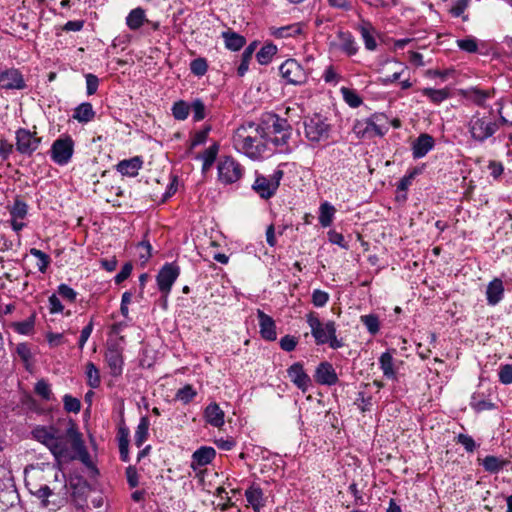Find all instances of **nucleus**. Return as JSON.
Here are the masks:
<instances>
[{"instance_id":"f704fd0d","label":"nucleus","mask_w":512,"mask_h":512,"mask_svg":"<svg viewBox=\"0 0 512 512\" xmlns=\"http://www.w3.org/2000/svg\"><path fill=\"white\" fill-rule=\"evenodd\" d=\"M247 502L253 507L254 510L258 511L264 506L263 492L258 486H251L245 492Z\"/></svg>"},{"instance_id":"a19ab883","label":"nucleus","mask_w":512,"mask_h":512,"mask_svg":"<svg viewBox=\"0 0 512 512\" xmlns=\"http://www.w3.org/2000/svg\"><path fill=\"white\" fill-rule=\"evenodd\" d=\"M172 115L176 120L184 121L187 119L189 113H190V104H188L184 100L176 101L172 108Z\"/></svg>"},{"instance_id":"39448f33","label":"nucleus","mask_w":512,"mask_h":512,"mask_svg":"<svg viewBox=\"0 0 512 512\" xmlns=\"http://www.w3.org/2000/svg\"><path fill=\"white\" fill-rule=\"evenodd\" d=\"M467 129L474 141L483 143L500 129V122L490 113L476 112L468 121Z\"/></svg>"},{"instance_id":"1a4fd4ad","label":"nucleus","mask_w":512,"mask_h":512,"mask_svg":"<svg viewBox=\"0 0 512 512\" xmlns=\"http://www.w3.org/2000/svg\"><path fill=\"white\" fill-rule=\"evenodd\" d=\"M74 153V141L70 136L56 139L50 150V156L54 163L59 166L67 165Z\"/></svg>"},{"instance_id":"7c9ffc66","label":"nucleus","mask_w":512,"mask_h":512,"mask_svg":"<svg viewBox=\"0 0 512 512\" xmlns=\"http://www.w3.org/2000/svg\"><path fill=\"white\" fill-rule=\"evenodd\" d=\"M222 38L226 48L231 51L240 50L246 43V39L242 35L233 31L222 32Z\"/></svg>"},{"instance_id":"c9c22d12","label":"nucleus","mask_w":512,"mask_h":512,"mask_svg":"<svg viewBox=\"0 0 512 512\" xmlns=\"http://www.w3.org/2000/svg\"><path fill=\"white\" fill-rule=\"evenodd\" d=\"M256 48H257V42L254 41V42L250 43L243 51V53L241 55V63L237 68V74L239 76H241V77L244 76L245 73L248 71L249 63L253 57V54H254Z\"/></svg>"},{"instance_id":"423d86ee","label":"nucleus","mask_w":512,"mask_h":512,"mask_svg":"<svg viewBox=\"0 0 512 512\" xmlns=\"http://www.w3.org/2000/svg\"><path fill=\"white\" fill-rule=\"evenodd\" d=\"M304 132L306 138L312 143L325 142L330 137L331 125L327 118L314 114L304 120Z\"/></svg>"},{"instance_id":"e2e57ef3","label":"nucleus","mask_w":512,"mask_h":512,"mask_svg":"<svg viewBox=\"0 0 512 512\" xmlns=\"http://www.w3.org/2000/svg\"><path fill=\"white\" fill-rule=\"evenodd\" d=\"M456 442L461 444L467 452L471 453L476 449V443L470 435L461 433L457 436Z\"/></svg>"},{"instance_id":"ddd939ff","label":"nucleus","mask_w":512,"mask_h":512,"mask_svg":"<svg viewBox=\"0 0 512 512\" xmlns=\"http://www.w3.org/2000/svg\"><path fill=\"white\" fill-rule=\"evenodd\" d=\"M281 76L287 83L300 85L306 82L307 75L303 67L295 60L288 59L279 67Z\"/></svg>"},{"instance_id":"8fccbe9b","label":"nucleus","mask_w":512,"mask_h":512,"mask_svg":"<svg viewBox=\"0 0 512 512\" xmlns=\"http://www.w3.org/2000/svg\"><path fill=\"white\" fill-rule=\"evenodd\" d=\"M34 324V316H31L24 321L12 323V327L17 333L21 335H28L33 331Z\"/></svg>"},{"instance_id":"2eb2a0df","label":"nucleus","mask_w":512,"mask_h":512,"mask_svg":"<svg viewBox=\"0 0 512 512\" xmlns=\"http://www.w3.org/2000/svg\"><path fill=\"white\" fill-rule=\"evenodd\" d=\"M287 374L293 384L302 392H306L310 386L311 379L304 371L303 365L300 362L292 364L287 369Z\"/></svg>"},{"instance_id":"f257e3e1","label":"nucleus","mask_w":512,"mask_h":512,"mask_svg":"<svg viewBox=\"0 0 512 512\" xmlns=\"http://www.w3.org/2000/svg\"><path fill=\"white\" fill-rule=\"evenodd\" d=\"M31 436L47 447L55 458L67 456L70 449L77 453L85 451L82 434L72 420L68 422L65 430L56 425H37L31 430Z\"/></svg>"},{"instance_id":"b1692460","label":"nucleus","mask_w":512,"mask_h":512,"mask_svg":"<svg viewBox=\"0 0 512 512\" xmlns=\"http://www.w3.org/2000/svg\"><path fill=\"white\" fill-rule=\"evenodd\" d=\"M504 297L503 281L499 278H494L490 281L486 288V299L490 306L497 305Z\"/></svg>"},{"instance_id":"0eeeda50","label":"nucleus","mask_w":512,"mask_h":512,"mask_svg":"<svg viewBox=\"0 0 512 512\" xmlns=\"http://www.w3.org/2000/svg\"><path fill=\"white\" fill-rule=\"evenodd\" d=\"M283 175L284 172L281 169L274 170L269 176L256 172L252 189L260 198L270 199L276 194Z\"/></svg>"},{"instance_id":"a18cd8bd","label":"nucleus","mask_w":512,"mask_h":512,"mask_svg":"<svg viewBox=\"0 0 512 512\" xmlns=\"http://www.w3.org/2000/svg\"><path fill=\"white\" fill-rule=\"evenodd\" d=\"M341 93L344 101L352 108H357L362 104V99L358 93L350 88L342 87Z\"/></svg>"},{"instance_id":"4468645a","label":"nucleus","mask_w":512,"mask_h":512,"mask_svg":"<svg viewBox=\"0 0 512 512\" xmlns=\"http://www.w3.org/2000/svg\"><path fill=\"white\" fill-rule=\"evenodd\" d=\"M26 87L22 73L15 68L0 71V89L22 90Z\"/></svg>"},{"instance_id":"bf43d9fd","label":"nucleus","mask_w":512,"mask_h":512,"mask_svg":"<svg viewBox=\"0 0 512 512\" xmlns=\"http://www.w3.org/2000/svg\"><path fill=\"white\" fill-rule=\"evenodd\" d=\"M57 293L71 303L75 302L77 297V292L67 284H60L57 288Z\"/></svg>"},{"instance_id":"680f3d73","label":"nucleus","mask_w":512,"mask_h":512,"mask_svg":"<svg viewBox=\"0 0 512 512\" xmlns=\"http://www.w3.org/2000/svg\"><path fill=\"white\" fill-rule=\"evenodd\" d=\"M34 495L41 499V502H42V507H48L49 505V500L48 498L53 495V492L52 490L50 489L49 486L47 485H42L40 486L35 492H34Z\"/></svg>"},{"instance_id":"9d476101","label":"nucleus","mask_w":512,"mask_h":512,"mask_svg":"<svg viewBox=\"0 0 512 512\" xmlns=\"http://www.w3.org/2000/svg\"><path fill=\"white\" fill-rule=\"evenodd\" d=\"M218 178L224 184H233L244 174L243 166L234 158L227 156L218 163Z\"/></svg>"},{"instance_id":"7ed1b4c3","label":"nucleus","mask_w":512,"mask_h":512,"mask_svg":"<svg viewBox=\"0 0 512 512\" xmlns=\"http://www.w3.org/2000/svg\"><path fill=\"white\" fill-rule=\"evenodd\" d=\"M259 125L263 130L266 144L272 143L276 147L287 145L292 134V127L287 119L275 113H266L262 116Z\"/></svg>"},{"instance_id":"864d4df0","label":"nucleus","mask_w":512,"mask_h":512,"mask_svg":"<svg viewBox=\"0 0 512 512\" xmlns=\"http://www.w3.org/2000/svg\"><path fill=\"white\" fill-rule=\"evenodd\" d=\"M457 46L468 53H475L478 50V43L474 37H467L464 39H458L456 41Z\"/></svg>"},{"instance_id":"09e8293b","label":"nucleus","mask_w":512,"mask_h":512,"mask_svg":"<svg viewBox=\"0 0 512 512\" xmlns=\"http://www.w3.org/2000/svg\"><path fill=\"white\" fill-rule=\"evenodd\" d=\"M190 111L193 113V120L195 122L201 121L206 117V106L199 98H196L191 102Z\"/></svg>"},{"instance_id":"4d7b16f0","label":"nucleus","mask_w":512,"mask_h":512,"mask_svg":"<svg viewBox=\"0 0 512 512\" xmlns=\"http://www.w3.org/2000/svg\"><path fill=\"white\" fill-rule=\"evenodd\" d=\"M330 299L329 294L326 291L315 289L312 292V303L315 307L320 308L324 307Z\"/></svg>"},{"instance_id":"cd10ccee","label":"nucleus","mask_w":512,"mask_h":512,"mask_svg":"<svg viewBox=\"0 0 512 512\" xmlns=\"http://www.w3.org/2000/svg\"><path fill=\"white\" fill-rule=\"evenodd\" d=\"M215 455L216 451L214 448L202 446L193 453V464L195 463L198 466H206L213 461Z\"/></svg>"},{"instance_id":"5fc2aeb1","label":"nucleus","mask_w":512,"mask_h":512,"mask_svg":"<svg viewBox=\"0 0 512 512\" xmlns=\"http://www.w3.org/2000/svg\"><path fill=\"white\" fill-rule=\"evenodd\" d=\"M64 409L67 412L78 413L81 409V402L78 398H75L69 394L63 397Z\"/></svg>"},{"instance_id":"2f4dec72","label":"nucleus","mask_w":512,"mask_h":512,"mask_svg":"<svg viewBox=\"0 0 512 512\" xmlns=\"http://www.w3.org/2000/svg\"><path fill=\"white\" fill-rule=\"evenodd\" d=\"M219 152V144L213 143L202 154L196 158L202 160V172L208 171L216 160Z\"/></svg>"},{"instance_id":"4be33fe9","label":"nucleus","mask_w":512,"mask_h":512,"mask_svg":"<svg viewBox=\"0 0 512 512\" xmlns=\"http://www.w3.org/2000/svg\"><path fill=\"white\" fill-rule=\"evenodd\" d=\"M204 419L211 426L220 428L225 423V413L217 403L213 402L205 408Z\"/></svg>"},{"instance_id":"052dcab7","label":"nucleus","mask_w":512,"mask_h":512,"mask_svg":"<svg viewBox=\"0 0 512 512\" xmlns=\"http://www.w3.org/2000/svg\"><path fill=\"white\" fill-rule=\"evenodd\" d=\"M499 381L504 385H509L512 383V365L505 364L499 367L498 371Z\"/></svg>"},{"instance_id":"aec40b11","label":"nucleus","mask_w":512,"mask_h":512,"mask_svg":"<svg viewBox=\"0 0 512 512\" xmlns=\"http://www.w3.org/2000/svg\"><path fill=\"white\" fill-rule=\"evenodd\" d=\"M435 145L434 138L429 134H421L412 144V155L415 159L424 157Z\"/></svg>"},{"instance_id":"dca6fc26","label":"nucleus","mask_w":512,"mask_h":512,"mask_svg":"<svg viewBox=\"0 0 512 512\" xmlns=\"http://www.w3.org/2000/svg\"><path fill=\"white\" fill-rule=\"evenodd\" d=\"M104 358L113 377L122 375L124 360L122 351L119 348L115 346L109 347L105 352Z\"/></svg>"},{"instance_id":"c85d7f7f","label":"nucleus","mask_w":512,"mask_h":512,"mask_svg":"<svg viewBox=\"0 0 512 512\" xmlns=\"http://www.w3.org/2000/svg\"><path fill=\"white\" fill-rule=\"evenodd\" d=\"M464 96L478 106H485L488 99L492 98L493 92L479 88H470L465 91Z\"/></svg>"},{"instance_id":"6ab92c4d","label":"nucleus","mask_w":512,"mask_h":512,"mask_svg":"<svg viewBox=\"0 0 512 512\" xmlns=\"http://www.w3.org/2000/svg\"><path fill=\"white\" fill-rule=\"evenodd\" d=\"M356 29L364 41L365 48L369 51H374L377 48V42L374 38L376 31L372 23L366 19L361 18L356 26Z\"/></svg>"},{"instance_id":"37998d69","label":"nucleus","mask_w":512,"mask_h":512,"mask_svg":"<svg viewBox=\"0 0 512 512\" xmlns=\"http://www.w3.org/2000/svg\"><path fill=\"white\" fill-rule=\"evenodd\" d=\"M30 254L32 256H34L35 258H37V267H38V270L41 272V273H45L48 266L50 265V262H51V259H50V256L46 253H44L43 251L39 250V249H36V248H31L30 249Z\"/></svg>"},{"instance_id":"c756f323","label":"nucleus","mask_w":512,"mask_h":512,"mask_svg":"<svg viewBox=\"0 0 512 512\" xmlns=\"http://www.w3.org/2000/svg\"><path fill=\"white\" fill-rule=\"evenodd\" d=\"M379 366L383 375L388 379L396 377V370L394 368V358L391 351H386L379 357Z\"/></svg>"},{"instance_id":"69168bd1","label":"nucleus","mask_w":512,"mask_h":512,"mask_svg":"<svg viewBox=\"0 0 512 512\" xmlns=\"http://www.w3.org/2000/svg\"><path fill=\"white\" fill-rule=\"evenodd\" d=\"M279 344L282 350L291 352L296 348L298 339L295 336L285 335L280 339Z\"/></svg>"},{"instance_id":"3c124183","label":"nucleus","mask_w":512,"mask_h":512,"mask_svg":"<svg viewBox=\"0 0 512 512\" xmlns=\"http://www.w3.org/2000/svg\"><path fill=\"white\" fill-rule=\"evenodd\" d=\"M16 353L26 367L31 365L32 352L27 343H19L16 346Z\"/></svg>"},{"instance_id":"774afa93","label":"nucleus","mask_w":512,"mask_h":512,"mask_svg":"<svg viewBox=\"0 0 512 512\" xmlns=\"http://www.w3.org/2000/svg\"><path fill=\"white\" fill-rule=\"evenodd\" d=\"M138 248L141 250L139 258L142 263H146L152 256V246L148 241H142L139 243Z\"/></svg>"},{"instance_id":"f03ea898","label":"nucleus","mask_w":512,"mask_h":512,"mask_svg":"<svg viewBox=\"0 0 512 512\" xmlns=\"http://www.w3.org/2000/svg\"><path fill=\"white\" fill-rule=\"evenodd\" d=\"M233 147L252 160H259L266 152V141L259 123L246 122L240 125L233 134Z\"/></svg>"},{"instance_id":"13d9d810","label":"nucleus","mask_w":512,"mask_h":512,"mask_svg":"<svg viewBox=\"0 0 512 512\" xmlns=\"http://www.w3.org/2000/svg\"><path fill=\"white\" fill-rule=\"evenodd\" d=\"M418 169L414 168L410 172H408L404 177L400 179V181L397 184V190L398 191H407L408 188L411 186L414 178L418 174Z\"/></svg>"},{"instance_id":"bb28decb","label":"nucleus","mask_w":512,"mask_h":512,"mask_svg":"<svg viewBox=\"0 0 512 512\" xmlns=\"http://www.w3.org/2000/svg\"><path fill=\"white\" fill-rule=\"evenodd\" d=\"M95 115L96 113L92 104L89 102H83L74 108L72 117L79 123L85 124L92 121Z\"/></svg>"},{"instance_id":"f3484780","label":"nucleus","mask_w":512,"mask_h":512,"mask_svg":"<svg viewBox=\"0 0 512 512\" xmlns=\"http://www.w3.org/2000/svg\"><path fill=\"white\" fill-rule=\"evenodd\" d=\"M315 380L321 385L332 386L338 382L337 373L329 362L320 363L315 371Z\"/></svg>"},{"instance_id":"473e14b6","label":"nucleus","mask_w":512,"mask_h":512,"mask_svg":"<svg viewBox=\"0 0 512 512\" xmlns=\"http://www.w3.org/2000/svg\"><path fill=\"white\" fill-rule=\"evenodd\" d=\"M335 213L336 209L331 203L327 201L323 202L319 207L318 220L320 225L324 228L331 226Z\"/></svg>"},{"instance_id":"6e6d98bb","label":"nucleus","mask_w":512,"mask_h":512,"mask_svg":"<svg viewBox=\"0 0 512 512\" xmlns=\"http://www.w3.org/2000/svg\"><path fill=\"white\" fill-rule=\"evenodd\" d=\"M191 72L196 76H203L208 70L207 61L204 58L194 59L190 64Z\"/></svg>"},{"instance_id":"79ce46f5","label":"nucleus","mask_w":512,"mask_h":512,"mask_svg":"<svg viewBox=\"0 0 512 512\" xmlns=\"http://www.w3.org/2000/svg\"><path fill=\"white\" fill-rule=\"evenodd\" d=\"M360 321L371 335H376L380 330L379 317L375 314L362 315Z\"/></svg>"},{"instance_id":"9b49d317","label":"nucleus","mask_w":512,"mask_h":512,"mask_svg":"<svg viewBox=\"0 0 512 512\" xmlns=\"http://www.w3.org/2000/svg\"><path fill=\"white\" fill-rule=\"evenodd\" d=\"M16 150L23 155H32L40 146L41 138L36 132L26 128H19L15 133Z\"/></svg>"},{"instance_id":"5701e85b","label":"nucleus","mask_w":512,"mask_h":512,"mask_svg":"<svg viewBox=\"0 0 512 512\" xmlns=\"http://www.w3.org/2000/svg\"><path fill=\"white\" fill-rule=\"evenodd\" d=\"M143 160L139 156L120 161L116 170L123 176L135 177L138 175L139 170L142 168Z\"/></svg>"},{"instance_id":"393cba45","label":"nucleus","mask_w":512,"mask_h":512,"mask_svg":"<svg viewBox=\"0 0 512 512\" xmlns=\"http://www.w3.org/2000/svg\"><path fill=\"white\" fill-rule=\"evenodd\" d=\"M339 39V49L347 56H354L359 50V46L354 36L348 31H339L337 34Z\"/></svg>"},{"instance_id":"c03bdc74","label":"nucleus","mask_w":512,"mask_h":512,"mask_svg":"<svg viewBox=\"0 0 512 512\" xmlns=\"http://www.w3.org/2000/svg\"><path fill=\"white\" fill-rule=\"evenodd\" d=\"M196 395L197 392L192 385L187 384L176 392L175 398L183 404H188L196 397Z\"/></svg>"},{"instance_id":"a211bd4d","label":"nucleus","mask_w":512,"mask_h":512,"mask_svg":"<svg viewBox=\"0 0 512 512\" xmlns=\"http://www.w3.org/2000/svg\"><path fill=\"white\" fill-rule=\"evenodd\" d=\"M257 318L261 337L267 341H274L277 338L276 325L273 318L262 310H257Z\"/></svg>"},{"instance_id":"a878e982","label":"nucleus","mask_w":512,"mask_h":512,"mask_svg":"<svg viewBox=\"0 0 512 512\" xmlns=\"http://www.w3.org/2000/svg\"><path fill=\"white\" fill-rule=\"evenodd\" d=\"M304 24L301 22L293 23L290 25L282 26V27H272L270 29L271 35L275 38H287L294 37L303 32Z\"/></svg>"},{"instance_id":"ea45409f","label":"nucleus","mask_w":512,"mask_h":512,"mask_svg":"<svg viewBox=\"0 0 512 512\" xmlns=\"http://www.w3.org/2000/svg\"><path fill=\"white\" fill-rule=\"evenodd\" d=\"M86 378L88 386L93 389L98 388L101 384L99 369L92 362H88L86 365Z\"/></svg>"},{"instance_id":"603ef678","label":"nucleus","mask_w":512,"mask_h":512,"mask_svg":"<svg viewBox=\"0 0 512 512\" xmlns=\"http://www.w3.org/2000/svg\"><path fill=\"white\" fill-rule=\"evenodd\" d=\"M121 436L119 437V452H120V458L122 461L127 462L129 461V453H128V446H129V440H128V431L125 429L120 430Z\"/></svg>"},{"instance_id":"f8f14e48","label":"nucleus","mask_w":512,"mask_h":512,"mask_svg":"<svg viewBox=\"0 0 512 512\" xmlns=\"http://www.w3.org/2000/svg\"><path fill=\"white\" fill-rule=\"evenodd\" d=\"M180 274V268L175 263H166L158 272L156 281L159 291L167 298L173 284Z\"/></svg>"},{"instance_id":"0e129e2a","label":"nucleus","mask_w":512,"mask_h":512,"mask_svg":"<svg viewBox=\"0 0 512 512\" xmlns=\"http://www.w3.org/2000/svg\"><path fill=\"white\" fill-rule=\"evenodd\" d=\"M209 131V126L204 128L203 130L197 131L191 140L190 149H193L196 146L204 144L208 138Z\"/></svg>"},{"instance_id":"4c0bfd02","label":"nucleus","mask_w":512,"mask_h":512,"mask_svg":"<svg viewBox=\"0 0 512 512\" xmlns=\"http://www.w3.org/2000/svg\"><path fill=\"white\" fill-rule=\"evenodd\" d=\"M422 94L428 97L433 103L439 104L444 100L448 99L450 96L449 90L447 88L442 89H434V88H424L422 89Z\"/></svg>"},{"instance_id":"de8ad7c7","label":"nucleus","mask_w":512,"mask_h":512,"mask_svg":"<svg viewBox=\"0 0 512 512\" xmlns=\"http://www.w3.org/2000/svg\"><path fill=\"white\" fill-rule=\"evenodd\" d=\"M27 212L28 205L19 198H16L12 207L10 208L11 218L23 220L26 217Z\"/></svg>"},{"instance_id":"6e6552de","label":"nucleus","mask_w":512,"mask_h":512,"mask_svg":"<svg viewBox=\"0 0 512 512\" xmlns=\"http://www.w3.org/2000/svg\"><path fill=\"white\" fill-rule=\"evenodd\" d=\"M381 117L373 115L369 118L356 120L353 125V132L359 139H372L383 136L387 127L381 124Z\"/></svg>"},{"instance_id":"e433bc0d","label":"nucleus","mask_w":512,"mask_h":512,"mask_svg":"<svg viewBox=\"0 0 512 512\" xmlns=\"http://www.w3.org/2000/svg\"><path fill=\"white\" fill-rule=\"evenodd\" d=\"M150 422L148 417L144 416L140 419L134 434V443L140 448L148 438Z\"/></svg>"},{"instance_id":"72a5a7b5","label":"nucleus","mask_w":512,"mask_h":512,"mask_svg":"<svg viewBox=\"0 0 512 512\" xmlns=\"http://www.w3.org/2000/svg\"><path fill=\"white\" fill-rule=\"evenodd\" d=\"M147 21L144 9L138 7L131 10L126 17V25L131 30H138Z\"/></svg>"},{"instance_id":"58836bf2","label":"nucleus","mask_w":512,"mask_h":512,"mask_svg":"<svg viewBox=\"0 0 512 512\" xmlns=\"http://www.w3.org/2000/svg\"><path fill=\"white\" fill-rule=\"evenodd\" d=\"M277 53V47L272 44L264 45L256 54L257 61L261 65H267L272 61V58Z\"/></svg>"},{"instance_id":"338daca9","label":"nucleus","mask_w":512,"mask_h":512,"mask_svg":"<svg viewBox=\"0 0 512 512\" xmlns=\"http://www.w3.org/2000/svg\"><path fill=\"white\" fill-rule=\"evenodd\" d=\"M86 92L87 95L91 96L97 92L99 86V79L94 74H86Z\"/></svg>"},{"instance_id":"49530a36","label":"nucleus","mask_w":512,"mask_h":512,"mask_svg":"<svg viewBox=\"0 0 512 512\" xmlns=\"http://www.w3.org/2000/svg\"><path fill=\"white\" fill-rule=\"evenodd\" d=\"M35 393L45 401H50L53 397L50 384L44 380H38L34 387Z\"/></svg>"},{"instance_id":"20e7f679","label":"nucleus","mask_w":512,"mask_h":512,"mask_svg":"<svg viewBox=\"0 0 512 512\" xmlns=\"http://www.w3.org/2000/svg\"><path fill=\"white\" fill-rule=\"evenodd\" d=\"M306 321L317 345L328 344L332 349L343 347V341L337 338L336 324L334 321L329 320L322 323L314 312H310L306 315Z\"/></svg>"},{"instance_id":"412c9836","label":"nucleus","mask_w":512,"mask_h":512,"mask_svg":"<svg viewBox=\"0 0 512 512\" xmlns=\"http://www.w3.org/2000/svg\"><path fill=\"white\" fill-rule=\"evenodd\" d=\"M480 461V464L483 466L484 470L491 474H497L500 471L507 469L508 466L512 465L509 459L497 457L494 455H488Z\"/></svg>"}]
</instances>
